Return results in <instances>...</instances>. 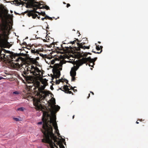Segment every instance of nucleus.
I'll list each match as a JSON object with an SVG mask.
<instances>
[{
  "mask_svg": "<svg viewBox=\"0 0 148 148\" xmlns=\"http://www.w3.org/2000/svg\"><path fill=\"white\" fill-rule=\"evenodd\" d=\"M42 124V122H40L38 123V125H41Z\"/></svg>",
  "mask_w": 148,
  "mask_h": 148,
  "instance_id": "c03bdc74",
  "label": "nucleus"
},
{
  "mask_svg": "<svg viewBox=\"0 0 148 148\" xmlns=\"http://www.w3.org/2000/svg\"><path fill=\"white\" fill-rule=\"evenodd\" d=\"M48 119L46 120L43 118L42 119L43 124L42 129L41 131L44 135V138L42 140V142L48 143L51 148H55L54 146L56 148H58L57 146L56 145L53 141H56L57 137L55 136L53 132V127L51 125H48L47 123Z\"/></svg>",
  "mask_w": 148,
  "mask_h": 148,
  "instance_id": "f257e3e1",
  "label": "nucleus"
},
{
  "mask_svg": "<svg viewBox=\"0 0 148 148\" xmlns=\"http://www.w3.org/2000/svg\"><path fill=\"white\" fill-rule=\"evenodd\" d=\"M92 65H91V64H89V66H91V67H92Z\"/></svg>",
  "mask_w": 148,
  "mask_h": 148,
  "instance_id": "bf43d9fd",
  "label": "nucleus"
},
{
  "mask_svg": "<svg viewBox=\"0 0 148 148\" xmlns=\"http://www.w3.org/2000/svg\"><path fill=\"white\" fill-rule=\"evenodd\" d=\"M58 66V64H55L54 65V66L55 67H56V66Z\"/></svg>",
  "mask_w": 148,
  "mask_h": 148,
  "instance_id": "37998d69",
  "label": "nucleus"
},
{
  "mask_svg": "<svg viewBox=\"0 0 148 148\" xmlns=\"http://www.w3.org/2000/svg\"><path fill=\"white\" fill-rule=\"evenodd\" d=\"M62 88V87L61 88H59V89L61 90H62V91H63V90H64V89H63V88Z\"/></svg>",
  "mask_w": 148,
  "mask_h": 148,
  "instance_id": "09e8293b",
  "label": "nucleus"
},
{
  "mask_svg": "<svg viewBox=\"0 0 148 148\" xmlns=\"http://www.w3.org/2000/svg\"><path fill=\"white\" fill-rule=\"evenodd\" d=\"M29 73H31V68L25 67L24 70L22 73V75L24 78V79L27 81L31 80L32 79V77L28 75Z\"/></svg>",
  "mask_w": 148,
  "mask_h": 148,
  "instance_id": "423d86ee",
  "label": "nucleus"
},
{
  "mask_svg": "<svg viewBox=\"0 0 148 148\" xmlns=\"http://www.w3.org/2000/svg\"><path fill=\"white\" fill-rule=\"evenodd\" d=\"M45 19V17H44V18H42L41 19L42 20V21H43Z\"/></svg>",
  "mask_w": 148,
  "mask_h": 148,
  "instance_id": "3c124183",
  "label": "nucleus"
},
{
  "mask_svg": "<svg viewBox=\"0 0 148 148\" xmlns=\"http://www.w3.org/2000/svg\"><path fill=\"white\" fill-rule=\"evenodd\" d=\"M102 51V50L101 49L100 52H96V53H97V54H99V53H101V52Z\"/></svg>",
  "mask_w": 148,
  "mask_h": 148,
  "instance_id": "a19ab883",
  "label": "nucleus"
},
{
  "mask_svg": "<svg viewBox=\"0 0 148 148\" xmlns=\"http://www.w3.org/2000/svg\"><path fill=\"white\" fill-rule=\"evenodd\" d=\"M49 19V20H53V18H51V17H49V19Z\"/></svg>",
  "mask_w": 148,
  "mask_h": 148,
  "instance_id": "de8ad7c7",
  "label": "nucleus"
},
{
  "mask_svg": "<svg viewBox=\"0 0 148 148\" xmlns=\"http://www.w3.org/2000/svg\"><path fill=\"white\" fill-rule=\"evenodd\" d=\"M55 59L56 60H57L58 59H57V58H55Z\"/></svg>",
  "mask_w": 148,
  "mask_h": 148,
  "instance_id": "69168bd1",
  "label": "nucleus"
},
{
  "mask_svg": "<svg viewBox=\"0 0 148 148\" xmlns=\"http://www.w3.org/2000/svg\"><path fill=\"white\" fill-rule=\"evenodd\" d=\"M34 10L36 11L37 9H41L43 8L44 5L43 4L37 1H34Z\"/></svg>",
  "mask_w": 148,
  "mask_h": 148,
  "instance_id": "9d476101",
  "label": "nucleus"
},
{
  "mask_svg": "<svg viewBox=\"0 0 148 148\" xmlns=\"http://www.w3.org/2000/svg\"><path fill=\"white\" fill-rule=\"evenodd\" d=\"M97 59V58L96 57L94 59H91L90 57L88 58H83L76 61V66H78V68L79 66H82L84 64L86 63L87 62L89 63H92V67H93V66L95 64L94 62Z\"/></svg>",
  "mask_w": 148,
  "mask_h": 148,
  "instance_id": "20e7f679",
  "label": "nucleus"
},
{
  "mask_svg": "<svg viewBox=\"0 0 148 148\" xmlns=\"http://www.w3.org/2000/svg\"><path fill=\"white\" fill-rule=\"evenodd\" d=\"M40 86V82L37 80L34 81V83L33 84L32 86H29V89L31 90H33V92L35 93V91L39 88Z\"/></svg>",
  "mask_w": 148,
  "mask_h": 148,
  "instance_id": "6e6552de",
  "label": "nucleus"
},
{
  "mask_svg": "<svg viewBox=\"0 0 148 148\" xmlns=\"http://www.w3.org/2000/svg\"><path fill=\"white\" fill-rule=\"evenodd\" d=\"M70 4L67 3V5H66L67 8H68L69 7H70Z\"/></svg>",
  "mask_w": 148,
  "mask_h": 148,
  "instance_id": "ea45409f",
  "label": "nucleus"
},
{
  "mask_svg": "<svg viewBox=\"0 0 148 148\" xmlns=\"http://www.w3.org/2000/svg\"><path fill=\"white\" fill-rule=\"evenodd\" d=\"M14 119L16 121H19V119H18V118H14Z\"/></svg>",
  "mask_w": 148,
  "mask_h": 148,
  "instance_id": "7c9ffc66",
  "label": "nucleus"
},
{
  "mask_svg": "<svg viewBox=\"0 0 148 148\" xmlns=\"http://www.w3.org/2000/svg\"><path fill=\"white\" fill-rule=\"evenodd\" d=\"M90 94H88V96L87 97V99H88L89 98V97H90Z\"/></svg>",
  "mask_w": 148,
  "mask_h": 148,
  "instance_id": "603ef678",
  "label": "nucleus"
},
{
  "mask_svg": "<svg viewBox=\"0 0 148 148\" xmlns=\"http://www.w3.org/2000/svg\"><path fill=\"white\" fill-rule=\"evenodd\" d=\"M62 79H59V80H58L60 81V82H62Z\"/></svg>",
  "mask_w": 148,
  "mask_h": 148,
  "instance_id": "864d4df0",
  "label": "nucleus"
},
{
  "mask_svg": "<svg viewBox=\"0 0 148 148\" xmlns=\"http://www.w3.org/2000/svg\"><path fill=\"white\" fill-rule=\"evenodd\" d=\"M36 11L34 9L33 10H32L29 11H27V12H28V13L27 14L28 16L29 17L30 16H32L33 13H36V12H35Z\"/></svg>",
  "mask_w": 148,
  "mask_h": 148,
  "instance_id": "dca6fc26",
  "label": "nucleus"
},
{
  "mask_svg": "<svg viewBox=\"0 0 148 148\" xmlns=\"http://www.w3.org/2000/svg\"><path fill=\"white\" fill-rule=\"evenodd\" d=\"M75 39H76V40H76H76H77V41L78 42H80V40H78V39H76V38H75Z\"/></svg>",
  "mask_w": 148,
  "mask_h": 148,
  "instance_id": "49530a36",
  "label": "nucleus"
},
{
  "mask_svg": "<svg viewBox=\"0 0 148 148\" xmlns=\"http://www.w3.org/2000/svg\"><path fill=\"white\" fill-rule=\"evenodd\" d=\"M51 103H49V105L50 106L52 110L51 111V116L49 120V117L50 116V115L48 114L46 112H43V117L42 118V119L44 118L45 120L48 119L47 121V123L49 125H51V124L52 123L53 126L54 127V128L56 130H58V126L56 122V117L55 114L56 112L58 111L60 108L59 106L58 105H55L56 101L55 99L54 98H53L52 99H51L50 100Z\"/></svg>",
  "mask_w": 148,
  "mask_h": 148,
  "instance_id": "7ed1b4c3",
  "label": "nucleus"
},
{
  "mask_svg": "<svg viewBox=\"0 0 148 148\" xmlns=\"http://www.w3.org/2000/svg\"><path fill=\"white\" fill-rule=\"evenodd\" d=\"M19 54H17V53H14V54H13L11 57V58L12 59H13L14 58L15 59L16 57H17V58L16 60H15L16 62H18L19 61V60H22L23 59V58L21 57H18Z\"/></svg>",
  "mask_w": 148,
  "mask_h": 148,
  "instance_id": "9b49d317",
  "label": "nucleus"
},
{
  "mask_svg": "<svg viewBox=\"0 0 148 148\" xmlns=\"http://www.w3.org/2000/svg\"><path fill=\"white\" fill-rule=\"evenodd\" d=\"M60 83V81L56 80V84H59Z\"/></svg>",
  "mask_w": 148,
  "mask_h": 148,
  "instance_id": "f704fd0d",
  "label": "nucleus"
},
{
  "mask_svg": "<svg viewBox=\"0 0 148 148\" xmlns=\"http://www.w3.org/2000/svg\"><path fill=\"white\" fill-rule=\"evenodd\" d=\"M77 43L78 47H75V50L77 51H79L80 50L81 48L84 49H89L90 48V46H86L85 45H84L86 44V42H82L80 43L78 42Z\"/></svg>",
  "mask_w": 148,
  "mask_h": 148,
  "instance_id": "1a4fd4ad",
  "label": "nucleus"
},
{
  "mask_svg": "<svg viewBox=\"0 0 148 148\" xmlns=\"http://www.w3.org/2000/svg\"><path fill=\"white\" fill-rule=\"evenodd\" d=\"M34 2L27 3L26 4V7L27 8H34Z\"/></svg>",
  "mask_w": 148,
  "mask_h": 148,
  "instance_id": "4468645a",
  "label": "nucleus"
},
{
  "mask_svg": "<svg viewBox=\"0 0 148 148\" xmlns=\"http://www.w3.org/2000/svg\"><path fill=\"white\" fill-rule=\"evenodd\" d=\"M10 28V25L7 23H0V32L3 34H0V59H6L5 53H10V51H7L3 48H9L12 45V44L8 42L7 39L6 38L3 34H5L6 31H8Z\"/></svg>",
  "mask_w": 148,
  "mask_h": 148,
  "instance_id": "f03ea898",
  "label": "nucleus"
},
{
  "mask_svg": "<svg viewBox=\"0 0 148 148\" xmlns=\"http://www.w3.org/2000/svg\"><path fill=\"white\" fill-rule=\"evenodd\" d=\"M31 51L32 53H33L34 54L35 53H39V51L38 50H36V51H35V49H32L31 50Z\"/></svg>",
  "mask_w": 148,
  "mask_h": 148,
  "instance_id": "aec40b11",
  "label": "nucleus"
},
{
  "mask_svg": "<svg viewBox=\"0 0 148 148\" xmlns=\"http://www.w3.org/2000/svg\"><path fill=\"white\" fill-rule=\"evenodd\" d=\"M61 47L62 48L61 49H59V48L58 47L57 48L59 50H63L64 49V47H63L62 46V45H61Z\"/></svg>",
  "mask_w": 148,
  "mask_h": 148,
  "instance_id": "c85d7f7f",
  "label": "nucleus"
},
{
  "mask_svg": "<svg viewBox=\"0 0 148 148\" xmlns=\"http://www.w3.org/2000/svg\"><path fill=\"white\" fill-rule=\"evenodd\" d=\"M87 54V55L88 54H90V55H91V53H89V52H88V53H86Z\"/></svg>",
  "mask_w": 148,
  "mask_h": 148,
  "instance_id": "6e6d98bb",
  "label": "nucleus"
},
{
  "mask_svg": "<svg viewBox=\"0 0 148 148\" xmlns=\"http://www.w3.org/2000/svg\"><path fill=\"white\" fill-rule=\"evenodd\" d=\"M40 16H38V18L39 19H40Z\"/></svg>",
  "mask_w": 148,
  "mask_h": 148,
  "instance_id": "052dcab7",
  "label": "nucleus"
},
{
  "mask_svg": "<svg viewBox=\"0 0 148 148\" xmlns=\"http://www.w3.org/2000/svg\"><path fill=\"white\" fill-rule=\"evenodd\" d=\"M51 64H53L55 62V60L53 59L51 60Z\"/></svg>",
  "mask_w": 148,
  "mask_h": 148,
  "instance_id": "c756f323",
  "label": "nucleus"
},
{
  "mask_svg": "<svg viewBox=\"0 0 148 148\" xmlns=\"http://www.w3.org/2000/svg\"><path fill=\"white\" fill-rule=\"evenodd\" d=\"M58 145H59L60 148H64V147L62 144H60V145L58 144Z\"/></svg>",
  "mask_w": 148,
  "mask_h": 148,
  "instance_id": "bb28decb",
  "label": "nucleus"
},
{
  "mask_svg": "<svg viewBox=\"0 0 148 148\" xmlns=\"http://www.w3.org/2000/svg\"><path fill=\"white\" fill-rule=\"evenodd\" d=\"M76 42V40H75L74 41H73V42H70V43L72 44H74L75 42Z\"/></svg>",
  "mask_w": 148,
  "mask_h": 148,
  "instance_id": "e433bc0d",
  "label": "nucleus"
},
{
  "mask_svg": "<svg viewBox=\"0 0 148 148\" xmlns=\"http://www.w3.org/2000/svg\"><path fill=\"white\" fill-rule=\"evenodd\" d=\"M82 40H83V41H84L85 40L86 41V42H86V43H88V41L87 40V39L86 38H83L82 39Z\"/></svg>",
  "mask_w": 148,
  "mask_h": 148,
  "instance_id": "a878e982",
  "label": "nucleus"
},
{
  "mask_svg": "<svg viewBox=\"0 0 148 148\" xmlns=\"http://www.w3.org/2000/svg\"><path fill=\"white\" fill-rule=\"evenodd\" d=\"M136 123H137V124H138V123H139V122H138L137 121H136Z\"/></svg>",
  "mask_w": 148,
  "mask_h": 148,
  "instance_id": "0e129e2a",
  "label": "nucleus"
},
{
  "mask_svg": "<svg viewBox=\"0 0 148 148\" xmlns=\"http://www.w3.org/2000/svg\"><path fill=\"white\" fill-rule=\"evenodd\" d=\"M31 74L35 76L41 77L42 75V72L39 68L33 65L31 66Z\"/></svg>",
  "mask_w": 148,
  "mask_h": 148,
  "instance_id": "39448f33",
  "label": "nucleus"
},
{
  "mask_svg": "<svg viewBox=\"0 0 148 148\" xmlns=\"http://www.w3.org/2000/svg\"><path fill=\"white\" fill-rule=\"evenodd\" d=\"M65 47L67 49H69V47Z\"/></svg>",
  "mask_w": 148,
  "mask_h": 148,
  "instance_id": "13d9d810",
  "label": "nucleus"
},
{
  "mask_svg": "<svg viewBox=\"0 0 148 148\" xmlns=\"http://www.w3.org/2000/svg\"><path fill=\"white\" fill-rule=\"evenodd\" d=\"M40 101L39 100H37L35 102H34V104L36 107V108L37 110H39L41 109L42 106V105L39 103Z\"/></svg>",
  "mask_w": 148,
  "mask_h": 148,
  "instance_id": "f8f14e48",
  "label": "nucleus"
},
{
  "mask_svg": "<svg viewBox=\"0 0 148 148\" xmlns=\"http://www.w3.org/2000/svg\"><path fill=\"white\" fill-rule=\"evenodd\" d=\"M75 76H73V77H72L71 78V81L74 82L75 81Z\"/></svg>",
  "mask_w": 148,
  "mask_h": 148,
  "instance_id": "cd10ccee",
  "label": "nucleus"
},
{
  "mask_svg": "<svg viewBox=\"0 0 148 148\" xmlns=\"http://www.w3.org/2000/svg\"><path fill=\"white\" fill-rule=\"evenodd\" d=\"M60 75V72L59 71H57L55 75L56 78H59Z\"/></svg>",
  "mask_w": 148,
  "mask_h": 148,
  "instance_id": "6ab92c4d",
  "label": "nucleus"
},
{
  "mask_svg": "<svg viewBox=\"0 0 148 148\" xmlns=\"http://www.w3.org/2000/svg\"><path fill=\"white\" fill-rule=\"evenodd\" d=\"M3 78V77H0V80Z\"/></svg>",
  "mask_w": 148,
  "mask_h": 148,
  "instance_id": "4d7b16f0",
  "label": "nucleus"
},
{
  "mask_svg": "<svg viewBox=\"0 0 148 148\" xmlns=\"http://www.w3.org/2000/svg\"><path fill=\"white\" fill-rule=\"evenodd\" d=\"M44 42H46V40H45H45H44Z\"/></svg>",
  "mask_w": 148,
  "mask_h": 148,
  "instance_id": "338daca9",
  "label": "nucleus"
},
{
  "mask_svg": "<svg viewBox=\"0 0 148 148\" xmlns=\"http://www.w3.org/2000/svg\"><path fill=\"white\" fill-rule=\"evenodd\" d=\"M24 109V108L23 107H21L18 108L17 109V110L18 111H23Z\"/></svg>",
  "mask_w": 148,
  "mask_h": 148,
  "instance_id": "b1692460",
  "label": "nucleus"
},
{
  "mask_svg": "<svg viewBox=\"0 0 148 148\" xmlns=\"http://www.w3.org/2000/svg\"><path fill=\"white\" fill-rule=\"evenodd\" d=\"M75 116L74 115L73 116V119L74 118Z\"/></svg>",
  "mask_w": 148,
  "mask_h": 148,
  "instance_id": "e2e57ef3",
  "label": "nucleus"
},
{
  "mask_svg": "<svg viewBox=\"0 0 148 148\" xmlns=\"http://www.w3.org/2000/svg\"><path fill=\"white\" fill-rule=\"evenodd\" d=\"M22 44L25 45L26 46H27V43H26V42H23V43Z\"/></svg>",
  "mask_w": 148,
  "mask_h": 148,
  "instance_id": "c9c22d12",
  "label": "nucleus"
},
{
  "mask_svg": "<svg viewBox=\"0 0 148 148\" xmlns=\"http://www.w3.org/2000/svg\"><path fill=\"white\" fill-rule=\"evenodd\" d=\"M64 80L66 81V82L67 84H68V85H70V84L68 83V81L66 79H64Z\"/></svg>",
  "mask_w": 148,
  "mask_h": 148,
  "instance_id": "473e14b6",
  "label": "nucleus"
},
{
  "mask_svg": "<svg viewBox=\"0 0 148 148\" xmlns=\"http://www.w3.org/2000/svg\"><path fill=\"white\" fill-rule=\"evenodd\" d=\"M87 53H84L83 54V56L84 57H85V58H86V57H87Z\"/></svg>",
  "mask_w": 148,
  "mask_h": 148,
  "instance_id": "2f4dec72",
  "label": "nucleus"
},
{
  "mask_svg": "<svg viewBox=\"0 0 148 148\" xmlns=\"http://www.w3.org/2000/svg\"><path fill=\"white\" fill-rule=\"evenodd\" d=\"M90 93H91L92 94V95H94V93L93 92H92V91H90Z\"/></svg>",
  "mask_w": 148,
  "mask_h": 148,
  "instance_id": "5fc2aeb1",
  "label": "nucleus"
},
{
  "mask_svg": "<svg viewBox=\"0 0 148 148\" xmlns=\"http://www.w3.org/2000/svg\"><path fill=\"white\" fill-rule=\"evenodd\" d=\"M69 86H67V85H64L63 88V89H64V90L63 91L65 92H66L67 90H70V89L69 88Z\"/></svg>",
  "mask_w": 148,
  "mask_h": 148,
  "instance_id": "f3484780",
  "label": "nucleus"
},
{
  "mask_svg": "<svg viewBox=\"0 0 148 148\" xmlns=\"http://www.w3.org/2000/svg\"><path fill=\"white\" fill-rule=\"evenodd\" d=\"M28 61L31 64H34L36 65H37L38 64V62L36 61V59L34 58H28Z\"/></svg>",
  "mask_w": 148,
  "mask_h": 148,
  "instance_id": "ddd939ff",
  "label": "nucleus"
},
{
  "mask_svg": "<svg viewBox=\"0 0 148 148\" xmlns=\"http://www.w3.org/2000/svg\"><path fill=\"white\" fill-rule=\"evenodd\" d=\"M60 135V134H58V136H59V137H60V136H59V135Z\"/></svg>",
  "mask_w": 148,
  "mask_h": 148,
  "instance_id": "774afa93",
  "label": "nucleus"
},
{
  "mask_svg": "<svg viewBox=\"0 0 148 148\" xmlns=\"http://www.w3.org/2000/svg\"><path fill=\"white\" fill-rule=\"evenodd\" d=\"M45 19H49V16L47 15H46L45 16Z\"/></svg>",
  "mask_w": 148,
  "mask_h": 148,
  "instance_id": "4c0bfd02",
  "label": "nucleus"
},
{
  "mask_svg": "<svg viewBox=\"0 0 148 148\" xmlns=\"http://www.w3.org/2000/svg\"><path fill=\"white\" fill-rule=\"evenodd\" d=\"M70 90H67V91H66V92H65V93H69V94H72V95H73V93L70 91H69Z\"/></svg>",
  "mask_w": 148,
  "mask_h": 148,
  "instance_id": "393cba45",
  "label": "nucleus"
},
{
  "mask_svg": "<svg viewBox=\"0 0 148 148\" xmlns=\"http://www.w3.org/2000/svg\"><path fill=\"white\" fill-rule=\"evenodd\" d=\"M35 59H36V61H37V60H39V58L38 57H37Z\"/></svg>",
  "mask_w": 148,
  "mask_h": 148,
  "instance_id": "a18cd8bd",
  "label": "nucleus"
},
{
  "mask_svg": "<svg viewBox=\"0 0 148 148\" xmlns=\"http://www.w3.org/2000/svg\"><path fill=\"white\" fill-rule=\"evenodd\" d=\"M13 93L14 94L18 95L19 94V93L18 92L16 91L14 92H13Z\"/></svg>",
  "mask_w": 148,
  "mask_h": 148,
  "instance_id": "72a5a7b5",
  "label": "nucleus"
},
{
  "mask_svg": "<svg viewBox=\"0 0 148 148\" xmlns=\"http://www.w3.org/2000/svg\"><path fill=\"white\" fill-rule=\"evenodd\" d=\"M44 8L45 9L47 10H50V8H49V7L47 5H45V6L44 5V7H43V9H44Z\"/></svg>",
  "mask_w": 148,
  "mask_h": 148,
  "instance_id": "5701e85b",
  "label": "nucleus"
},
{
  "mask_svg": "<svg viewBox=\"0 0 148 148\" xmlns=\"http://www.w3.org/2000/svg\"><path fill=\"white\" fill-rule=\"evenodd\" d=\"M70 89H71V90H74V88L72 86H70Z\"/></svg>",
  "mask_w": 148,
  "mask_h": 148,
  "instance_id": "79ce46f5",
  "label": "nucleus"
},
{
  "mask_svg": "<svg viewBox=\"0 0 148 148\" xmlns=\"http://www.w3.org/2000/svg\"><path fill=\"white\" fill-rule=\"evenodd\" d=\"M103 47L102 46H99V45H96V49L97 51L100 50L101 49L102 50Z\"/></svg>",
  "mask_w": 148,
  "mask_h": 148,
  "instance_id": "412c9836",
  "label": "nucleus"
},
{
  "mask_svg": "<svg viewBox=\"0 0 148 148\" xmlns=\"http://www.w3.org/2000/svg\"><path fill=\"white\" fill-rule=\"evenodd\" d=\"M35 13H33L32 16V18L34 19L36 17L38 16L37 14Z\"/></svg>",
  "mask_w": 148,
  "mask_h": 148,
  "instance_id": "4be33fe9",
  "label": "nucleus"
},
{
  "mask_svg": "<svg viewBox=\"0 0 148 148\" xmlns=\"http://www.w3.org/2000/svg\"><path fill=\"white\" fill-rule=\"evenodd\" d=\"M70 75L71 77L75 76L76 75V70L73 68H72L70 72Z\"/></svg>",
  "mask_w": 148,
  "mask_h": 148,
  "instance_id": "2eb2a0df",
  "label": "nucleus"
},
{
  "mask_svg": "<svg viewBox=\"0 0 148 148\" xmlns=\"http://www.w3.org/2000/svg\"><path fill=\"white\" fill-rule=\"evenodd\" d=\"M35 12L36 13H38L39 15H42L43 16H45L46 14L45 12H39L36 11H35Z\"/></svg>",
  "mask_w": 148,
  "mask_h": 148,
  "instance_id": "a211bd4d",
  "label": "nucleus"
},
{
  "mask_svg": "<svg viewBox=\"0 0 148 148\" xmlns=\"http://www.w3.org/2000/svg\"><path fill=\"white\" fill-rule=\"evenodd\" d=\"M2 18V14L1 12L0 11V18Z\"/></svg>",
  "mask_w": 148,
  "mask_h": 148,
  "instance_id": "58836bf2",
  "label": "nucleus"
},
{
  "mask_svg": "<svg viewBox=\"0 0 148 148\" xmlns=\"http://www.w3.org/2000/svg\"><path fill=\"white\" fill-rule=\"evenodd\" d=\"M92 52H93V53H96V52H95V51H92Z\"/></svg>",
  "mask_w": 148,
  "mask_h": 148,
  "instance_id": "680f3d73",
  "label": "nucleus"
},
{
  "mask_svg": "<svg viewBox=\"0 0 148 148\" xmlns=\"http://www.w3.org/2000/svg\"><path fill=\"white\" fill-rule=\"evenodd\" d=\"M45 88V87L43 86L41 87H39V88H38L37 90H36L35 91V94L38 96L42 97V95H43V98L44 99L45 98L47 94L46 92L43 90Z\"/></svg>",
  "mask_w": 148,
  "mask_h": 148,
  "instance_id": "0eeeda50",
  "label": "nucleus"
},
{
  "mask_svg": "<svg viewBox=\"0 0 148 148\" xmlns=\"http://www.w3.org/2000/svg\"><path fill=\"white\" fill-rule=\"evenodd\" d=\"M38 54H39L40 55V56H43V55L42 53L39 54V53H38Z\"/></svg>",
  "mask_w": 148,
  "mask_h": 148,
  "instance_id": "8fccbe9b",
  "label": "nucleus"
}]
</instances>
